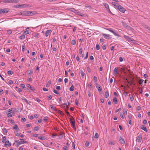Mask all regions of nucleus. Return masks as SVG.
<instances>
[{"instance_id":"nucleus-1","label":"nucleus","mask_w":150,"mask_h":150,"mask_svg":"<svg viewBox=\"0 0 150 150\" xmlns=\"http://www.w3.org/2000/svg\"><path fill=\"white\" fill-rule=\"evenodd\" d=\"M128 71L127 68L124 67H115L114 70V73L115 74H119V72H123L124 73H126Z\"/></svg>"},{"instance_id":"nucleus-2","label":"nucleus","mask_w":150,"mask_h":150,"mask_svg":"<svg viewBox=\"0 0 150 150\" xmlns=\"http://www.w3.org/2000/svg\"><path fill=\"white\" fill-rule=\"evenodd\" d=\"M34 11H21L18 14L20 15H22L23 16H32L34 14Z\"/></svg>"},{"instance_id":"nucleus-3","label":"nucleus","mask_w":150,"mask_h":150,"mask_svg":"<svg viewBox=\"0 0 150 150\" xmlns=\"http://www.w3.org/2000/svg\"><path fill=\"white\" fill-rule=\"evenodd\" d=\"M71 117L72 118H70V122L71 123V124L72 126V127L74 129H76V127H75V120H74V119L73 117L72 116H71Z\"/></svg>"},{"instance_id":"nucleus-4","label":"nucleus","mask_w":150,"mask_h":150,"mask_svg":"<svg viewBox=\"0 0 150 150\" xmlns=\"http://www.w3.org/2000/svg\"><path fill=\"white\" fill-rule=\"evenodd\" d=\"M130 81L134 85L135 84V81L137 79H138V77H132V76L131 77H129Z\"/></svg>"},{"instance_id":"nucleus-5","label":"nucleus","mask_w":150,"mask_h":150,"mask_svg":"<svg viewBox=\"0 0 150 150\" xmlns=\"http://www.w3.org/2000/svg\"><path fill=\"white\" fill-rule=\"evenodd\" d=\"M117 8L120 12L123 13H124L125 11H126L125 9L122 6L120 5L118 6V7Z\"/></svg>"},{"instance_id":"nucleus-6","label":"nucleus","mask_w":150,"mask_h":150,"mask_svg":"<svg viewBox=\"0 0 150 150\" xmlns=\"http://www.w3.org/2000/svg\"><path fill=\"white\" fill-rule=\"evenodd\" d=\"M9 11V9L8 8H5L2 9L1 13L5 14L7 13Z\"/></svg>"},{"instance_id":"nucleus-7","label":"nucleus","mask_w":150,"mask_h":150,"mask_svg":"<svg viewBox=\"0 0 150 150\" xmlns=\"http://www.w3.org/2000/svg\"><path fill=\"white\" fill-rule=\"evenodd\" d=\"M102 35L106 39H108L110 38V36L108 34L102 33Z\"/></svg>"},{"instance_id":"nucleus-8","label":"nucleus","mask_w":150,"mask_h":150,"mask_svg":"<svg viewBox=\"0 0 150 150\" xmlns=\"http://www.w3.org/2000/svg\"><path fill=\"white\" fill-rule=\"evenodd\" d=\"M122 23L123 25L125 28L128 29H131V28L128 25H127L125 23L123 22H122Z\"/></svg>"},{"instance_id":"nucleus-9","label":"nucleus","mask_w":150,"mask_h":150,"mask_svg":"<svg viewBox=\"0 0 150 150\" xmlns=\"http://www.w3.org/2000/svg\"><path fill=\"white\" fill-rule=\"evenodd\" d=\"M141 128L142 129L144 130L146 132H147L148 131V129L146 128V127L144 126L143 125H142L141 126Z\"/></svg>"},{"instance_id":"nucleus-10","label":"nucleus","mask_w":150,"mask_h":150,"mask_svg":"<svg viewBox=\"0 0 150 150\" xmlns=\"http://www.w3.org/2000/svg\"><path fill=\"white\" fill-rule=\"evenodd\" d=\"M96 87L98 89V91L99 92H102V89L101 87L99 85L96 84Z\"/></svg>"},{"instance_id":"nucleus-11","label":"nucleus","mask_w":150,"mask_h":150,"mask_svg":"<svg viewBox=\"0 0 150 150\" xmlns=\"http://www.w3.org/2000/svg\"><path fill=\"white\" fill-rule=\"evenodd\" d=\"M11 142H10L9 141L7 140V141H6L5 142V144H4V146H11Z\"/></svg>"},{"instance_id":"nucleus-12","label":"nucleus","mask_w":150,"mask_h":150,"mask_svg":"<svg viewBox=\"0 0 150 150\" xmlns=\"http://www.w3.org/2000/svg\"><path fill=\"white\" fill-rule=\"evenodd\" d=\"M137 141L139 143H140L142 140V136L141 135H139L137 137Z\"/></svg>"},{"instance_id":"nucleus-13","label":"nucleus","mask_w":150,"mask_h":150,"mask_svg":"<svg viewBox=\"0 0 150 150\" xmlns=\"http://www.w3.org/2000/svg\"><path fill=\"white\" fill-rule=\"evenodd\" d=\"M124 38L126 39L129 41H131V42H132L133 41L131 38L129 37V36H128L127 35H124Z\"/></svg>"},{"instance_id":"nucleus-14","label":"nucleus","mask_w":150,"mask_h":150,"mask_svg":"<svg viewBox=\"0 0 150 150\" xmlns=\"http://www.w3.org/2000/svg\"><path fill=\"white\" fill-rule=\"evenodd\" d=\"M107 30L112 33L114 34V35L117 36H118V34L117 33L115 32L114 31L112 30L111 29L108 28L107 29Z\"/></svg>"},{"instance_id":"nucleus-15","label":"nucleus","mask_w":150,"mask_h":150,"mask_svg":"<svg viewBox=\"0 0 150 150\" xmlns=\"http://www.w3.org/2000/svg\"><path fill=\"white\" fill-rule=\"evenodd\" d=\"M13 128L16 129L17 132L18 131L20 130L16 125H15L13 127Z\"/></svg>"},{"instance_id":"nucleus-16","label":"nucleus","mask_w":150,"mask_h":150,"mask_svg":"<svg viewBox=\"0 0 150 150\" xmlns=\"http://www.w3.org/2000/svg\"><path fill=\"white\" fill-rule=\"evenodd\" d=\"M119 141L122 144H124L125 143V141L124 139H122L121 137H120Z\"/></svg>"},{"instance_id":"nucleus-17","label":"nucleus","mask_w":150,"mask_h":150,"mask_svg":"<svg viewBox=\"0 0 150 150\" xmlns=\"http://www.w3.org/2000/svg\"><path fill=\"white\" fill-rule=\"evenodd\" d=\"M26 86L29 88L32 91H33L35 90V89L34 87H32L30 84H28Z\"/></svg>"},{"instance_id":"nucleus-18","label":"nucleus","mask_w":150,"mask_h":150,"mask_svg":"<svg viewBox=\"0 0 150 150\" xmlns=\"http://www.w3.org/2000/svg\"><path fill=\"white\" fill-rule=\"evenodd\" d=\"M50 30H47L45 33V35L47 37L48 36L49 34L50 33Z\"/></svg>"},{"instance_id":"nucleus-19","label":"nucleus","mask_w":150,"mask_h":150,"mask_svg":"<svg viewBox=\"0 0 150 150\" xmlns=\"http://www.w3.org/2000/svg\"><path fill=\"white\" fill-rule=\"evenodd\" d=\"M15 108L10 109L8 110V112H12V113H14L15 112Z\"/></svg>"},{"instance_id":"nucleus-20","label":"nucleus","mask_w":150,"mask_h":150,"mask_svg":"<svg viewBox=\"0 0 150 150\" xmlns=\"http://www.w3.org/2000/svg\"><path fill=\"white\" fill-rule=\"evenodd\" d=\"M112 100L114 103L115 104H117V98L115 97H114Z\"/></svg>"},{"instance_id":"nucleus-21","label":"nucleus","mask_w":150,"mask_h":150,"mask_svg":"<svg viewBox=\"0 0 150 150\" xmlns=\"http://www.w3.org/2000/svg\"><path fill=\"white\" fill-rule=\"evenodd\" d=\"M112 4L115 6L116 8H117L118 7V6L119 5L118 4L116 3L115 2H113L112 3Z\"/></svg>"},{"instance_id":"nucleus-22","label":"nucleus","mask_w":150,"mask_h":150,"mask_svg":"<svg viewBox=\"0 0 150 150\" xmlns=\"http://www.w3.org/2000/svg\"><path fill=\"white\" fill-rule=\"evenodd\" d=\"M51 81H49L47 83L46 85V87H49L51 84Z\"/></svg>"},{"instance_id":"nucleus-23","label":"nucleus","mask_w":150,"mask_h":150,"mask_svg":"<svg viewBox=\"0 0 150 150\" xmlns=\"http://www.w3.org/2000/svg\"><path fill=\"white\" fill-rule=\"evenodd\" d=\"M3 2L5 3H11L10 0H4L2 1Z\"/></svg>"},{"instance_id":"nucleus-24","label":"nucleus","mask_w":150,"mask_h":150,"mask_svg":"<svg viewBox=\"0 0 150 150\" xmlns=\"http://www.w3.org/2000/svg\"><path fill=\"white\" fill-rule=\"evenodd\" d=\"M11 3H17L18 2V0H10Z\"/></svg>"},{"instance_id":"nucleus-25","label":"nucleus","mask_w":150,"mask_h":150,"mask_svg":"<svg viewBox=\"0 0 150 150\" xmlns=\"http://www.w3.org/2000/svg\"><path fill=\"white\" fill-rule=\"evenodd\" d=\"M25 38V36L24 35H22L19 38L21 40L24 39Z\"/></svg>"},{"instance_id":"nucleus-26","label":"nucleus","mask_w":150,"mask_h":150,"mask_svg":"<svg viewBox=\"0 0 150 150\" xmlns=\"http://www.w3.org/2000/svg\"><path fill=\"white\" fill-rule=\"evenodd\" d=\"M105 98H107L109 96V93L108 91H106L105 93Z\"/></svg>"},{"instance_id":"nucleus-27","label":"nucleus","mask_w":150,"mask_h":150,"mask_svg":"<svg viewBox=\"0 0 150 150\" xmlns=\"http://www.w3.org/2000/svg\"><path fill=\"white\" fill-rule=\"evenodd\" d=\"M20 140H21L20 142V144H22L24 143H26L27 142L25 141V140L23 139H20Z\"/></svg>"},{"instance_id":"nucleus-28","label":"nucleus","mask_w":150,"mask_h":150,"mask_svg":"<svg viewBox=\"0 0 150 150\" xmlns=\"http://www.w3.org/2000/svg\"><path fill=\"white\" fill-rule=\"evenodd\" d=\"M63 105H66V109H65V112L67 113V110H68V108H69V107L67 105L66 103H64V104H63Z\"/></svg>"},{"instance_id":"nucleus-29","label":"nucleus","mask_w":150,"mask_h":150,"mask_svg":"<svg viewBox=\"0 0 150 150\" xmlns=\"http://www.w3.org/2000/svg\"><path fill=\"white\" fill-rule=\"evenodd\" d=\"M144 80L142 79H140L139 81V84L141 85H142V83H143Z\"/></svg>"},{"instance_id":"nucleus-30","label":"nucleus","mask_w":150,"mask_h":150,"mask_svg":"<svg viewBox=\"0 0 150 150\" xmlns=\"http://www.w3.org/2000/svg\"><path fill=\"white\" fill-rule=\"evenodd\" d=\"M15 142L16 143V146L18 147L20 144V142L18 140H16L15 141Z\"/></svg>"},{"instance_id":"nucleus-31","label":"nucleus","mask_w":150,"mask_h":150,"mask_svg":"<svg viewBox=\"0 0 150 150\" xmlns=\"http://www.w3.org/2000/svg\"><path fill=\"white\" fill-rule=\"evenodd\" d=\"M13 71L11 70L8 71V74L9 75H11L13 74Z\"/></svg>"},{"instance_id":"nucleus-32","label":"nucleus","mask_w":150,"mask_h":150,"mask_svg":"<svg viewBox=\"0 0 150 150\" xmlns=\"http://www.w3.org/2000/svg\"><path fill=\"white\" fill-rule=\"evenodd\" d=\"M74 87L73 85H72L71 86L69 90L71 91H73L74 89Z\"/></svg>"},{"instance_id":"nucleus-33","label":"nucleus","mask_w":150,"mask_h":150,"mask_svg":"<svg viewBox=\"0 0 150 150\" xmlns=\"http://www.w3.org/2000/svg\"><path fill=\"white\" fill-rule=\"evenodd\" d=\"M50 106L51 107V109H52V110H54V111H56L55 107L53 106L52 105H50Z\"/></svg>"},{"instance_id":"nucleus-34","label":"nucleus","mask_w":150,"mask_h":150,"mask_svg":"<svg viewBox=\"0 0 150 150\" xmlns=\"http://www.w3.org/2000/svg\"><path fill=\"white\" fill-rule=\"evenodd\" d=\"M6 140V137L5 136L3 137H2V142L3 143H4L5 142Z\"/></svg>"},{"instance_id":"nucleus-35","label":"nucleus","mask_w":150,"mask_h":150,"mask_svg":"<svg viewBox=\"0 0 150 150\" xmlns=\"http://www.w3.org/2000/svg\"><path fill=\"white\" fill-rule=\"evenodd\" d=\"M76 43V41L75 40H73L71 41V44L73 45H75Z\"/></svg>"},{"instance_id":"nucleus-36","label":"nucleus","mask_w":150,"mask_h":150,"mask_svg":"<svg viewBox=\"0 0 150 150\" xmlns=\"http://www.w3.org/2000/svg\"><path fill=\"white\" fill-rule=\"evenodd\" d=\"M38 138L41 140H44L45 139V138L43 136H41L40 137H39Z\"/></svg>"},{"instance_id":"nucleus-37","label":"nucleus","mask_w":150,"mask_h":150,"mask_svg":"<svg viewBox=\"0 0 150 150\" xmlns=\"http://www.w3.org/2000/svg\"><path fill=\"white\" fill-rule=\"evenodd\" d=\"M3 134H5L6 133V128H4L3 129Z\"/></svg>"},{"instance_id":"nucleus-38","label":"nucleus","mask_w":150,"mask_h":150,"mask_svg":"<svg viewBox=\"0 0 150 150\" xmlns=\"http://www.w3.org/2000/svg\"><path fill=\"white\" fill-rule=\"evenodd\" d=\"M96 48L97 50H99L100 49V47L98 44H97L96 45Z\"/></svg>"},{"instance_id":"nucleus-39","label":"nucleus","mask_w":150,"mask_h":150,"mask_svg":"<svg viewBox=\"0 0 150 150\" xmlns=\"http://www.w3.org/2000/svg\"><path fill=\"white\" fill-rule=\"evenodd\" d=\"M12 112H10V113L8 114L7 115V116L9 117H12Z\"/></svg>"},{"instance_id":"nucleus-40","label":"nucleus","mask_w":150,"mask_h":150,"mask_svg":"<svg viewBox=\"0 0 150 150\" xmlns=\"http://www.w3.org/2000/svg\"><path fill=\"white\" fill-rule=\"evenodd\" d=\"M79 52L80 54H81L82 52V48H80L79 50Z\"/></svg>"},{"instance_id":"nucleus-41","label":"nucleus","mask_w":150,"mask_h":150,"mask_svg":"<svg viewBox=\"0 0 150 150\" xmlns=\"http://www.w3.org/2000/svg\"><path fill=\"white\" fill-rule=\"evenodd\" d=\"M93 81L94 82H97V78L95 76H94V77H93Z\"/></svg>"},{"instance_id":"nucleus-42","label":"nucleus","mask_w":150,"mask_h":150,"mask_svg":"<svg viewBox=\"0 0 150 150\" xmlns=\"http://www.w3.org/2000/svg\"><path fill=\"white\" fill-rule=\"evenodd\" d=\"M25 46L24 45H23L22 46V51L24 52L25 51Z\"/></svg>"},{"instance_id":"nucleus-43","label":"nucleus","mask_w":150,"mask_h":150,"mask_svg":"<svg viewBox=\"0 0 150 150\" xmlns=\"http://www.w3.org/2000/svg\"><path fill=\"white\" fill-rule=\"evenodd\" d=\"M21 87L22 88H25V85L24 84H21ZM26 88L28 89V88Z\"/></svg>"},{"instance_id":"nucleus-44","label":"nucleus","mask_w":150,"mask_h":150,"mask_svg":"<svg viewBox=\"0 0 150 150\" xmlns=\"http://www.w3.org/2000/svg\"><path fill=\"white\" fill-rule=\"evenodd\" d=\"M89 142L88 141H87L85 143V146L86 147H88L89 146Z\"/></svg>"},{"instance_id":"nucleus-45","label":"nucleus","mask_w":150,"mask_h":150,"mask_svg":"<svg viewBox=\"0 0 150 150\" xmlns=\"http://www.w3.org/2000/svg\"><path fill=\"white\" fill-rule=\"evenodd\" d=\"M28 74H31L33 73L32 71L31 70H29L28 71Z\"/></svg>"},{"instance_id":"nucleus-46","label":"nucleus","mask_w":150,"mask_h":150,"mask_svg":"<svg viewBox=\"0 0 150 150\" xmlns=\"http://www.w3.org/2000/svg\"><path fill=\"white\" fill-rule=\"evenodd\" d=\"M106 46L105 45H104L102 46V49L103 50H105L106 49Z\"/></svg>"},{"instance_id":"nucleus-47","label":"nucleus","mask_w":150,"mask_h":150,"mask_svg":"<svg viewBox=\"0 0 150 150\" xmlns=\"http://www.w3.org/2000/svg\"><path fill=\"white\" fill-rule=\"evenodd\" d=\"M21 121L23 122H25L26 121V119L25 118H22L21 119Z\"/></svg>"},{"instance_id":"nucleus-48","label":"nucleus","mask_w":150,"mask_h":150,"mask_svg":"<svg viewBox=\"0 0 150 150\" xmlns=\"http://www.w3.org/2000/svg\"><path fill=\"white\" fill-rule=\"evenodd\" d=\"M120 116L122 118H124V116L123 113H120Z\"/></svg>"},{"instance_id":"nucleus-49","label":"nucleus","mask_w":150,"mask_h":150,"mask_svg":"<svg viewBox=\"0 0 150 150\" xmlns=\"http://www.w3.org/2000/svg\"><path fill=\"white\" fill-rule=\"evenodd\" d=\"M104 5L106 8H109V5L107 4H106V3H104Z\"/></svg>"},{"instance_id":"nucleus-50","label":"nucleus","mask_w":150,"mask_h":150,"mask_svg":"<svg viewBox=\"0 0 150 150\" xmlns=\"http://www.w3.org/2000/svg\"><path fill=\"white\" fill-rule=\"evenodd\" d=\"M56 88L58 90H59L61 89L60 86H56Z\"/></svg>"},{"instance_id":"nucleus-51","label":"nucleus","mask_w":150,"mask_h":150,"mask_svg":"<svg viewBox=\"0 0 150 150\" xmlns=\"http://www.w3.org/2000/svg\"><path fill=\"white\" fill-rule=\"evenodd\" d=\"M58 112L62 115H64V113L61 110H59Z\"/></svg>"},{"instance_id":"nucleus-52","label":"nucleus","mask_w":150,"mask_h":150,"mask_svg":"<svg viewBox=\"0 0 150 150\" xmlns=\"http://www.w3.org/2000/svg\"><path fill=\"white\" fill-rule=\"evenodd\" d=\"M23 33L25 34V35H26L27 34H29V31L28 30H26Z\"/></svg>"},{"instance_id":"nucleus-53","label":"nucleus","mask_w":150,"mask_h":150,"mask_svg":"<svg viewBox=\"0 0 150 150\" xmlns=\"http://www.w3.org/2000/svg\"><path fill=\"white\" fill-rule=\"evenodd\" d=\"M109 144L114 145V142L112 141H110L109 142Z\"/></svg>"},{"instance_id":"nucleus-54","label":"nucleus","mask_w":150,"mask_h":150,"mask_svg":"<svg viewBox=\"0 0 150 150\" xmlns=\"http://www.w3.org/2000/svg\"><path fill=\"white\" fill-rule=\"evenodd\" d=\"M53 92L54 93H55L57 94H59V93L56 90H54L53 91Z\"/></svg>"},{"instance_id":"nucleus-55","label":"nucleus","mask_w":150,"mask_h":150,"mask_svg":"<svg viewBox=\"0 0 150 150\" xmlns=\"http://www.w3.org/2000/svg\"><path fill=\"white\" fill-rule=\"evenodd\" d=\"M39 129V127L38 126H36L34 127V129L35 131H37Z\"/></svg>"},{"instance_id":"nucleus-56","label":"nucleus","mask_w":150,"mask_h":150,"mask_svg":"<svg viewBox=\"0 0 150 150\" xmlns=\"http://www.w3.org/2000/svg\"><path fill=\"white\" fill-rule=\"evenodd\" d=\"M88 56V52H87L86 57H84V59H87Z\"/></svg>"},{"instance_id":"nucleus-57","label":"nucleus","mask_w":150,"mask_h":150,"mask_svg":"<svg viewBox=\"0 0 150 150\" xmlns=\"http://www.w3.org/2000/svg\"><path fill=\"white\" fill-rule=\"evenodd\" d=\"M147 123V120L145 119L143 121V123L144 125H146Z\"/></svg>"},{"instance_id":"nucleus-58","label":"nucleus","mask_w":150,"mask_h":150,"mask_svg":"<svg viewBox=\"0 0 150 150\" xmlns=\"http://www.w3.org/2000/svg\"><path fill=\"white\" fill-rule=\"evenodd\" d=\"M98 137H99V135H98V134L97 133H96L95 134V137L97 139L98 138Z\"/></svg>"},{"instance_id":"nucleus-59","label":"nucleus","mask_w":150,"mask_h":150,"mask_svg":"<svg viewBox=\"0 0 150 150\" xmlns=\"http://www.w3.org/2000/svg\"><path fill=\"white\" fill-rule=\"evenodd\" d=\"M48 117L47 116H46L44 117L43 120L45 121H46L48 120Z\"/></svg>"},{"instance_id":"nucleus-60","label":"nucleus","mask_w":150,"mask_h":150,"mask_svg":"<svg viewBox=\"0 0 150 150\" xmlns=\"http://www.w3.org/2000/svg\"><path fill=\"white\" fill-rule=\"evenodd\" d=\"M87 70L88 72H91V69H90V68L89 67H87Z\"/></svg>"},{"instance_id":"nucleus-61","label":"nucleus","mask_w":150,"mask_h":150,"mask_svg":"<svg viewBox=\"0 0 150 150\" xmlns=\"http://www.w3.org/2000/svg\"><path fill=\"white\" fill-rule=\"evenodd\" d=\"M13 81L12 80H10L8 81V83L10 84H12L13 83Z\"/></svg>"},{"instance_id":"nucleus-62","label":"nucleus","mask_w":150,"mask_h":150,"mask_svg":"<svg viewBox=\"0 0 150 150\" xmlns=\"http://www.w3.org/2000/svg\"><path fill=\"white\" fill-rule=\"evenodd\" d=\"M120 62H122L123 61V58L121 57H120L119 58Z\"/></svg>"},{"instance_id":"nucleus-63","label":"nucleus","mask_w":150,"mask_h":150,"mask_svg":"<svg viewBox=\"0 0 150 150\" xmlns=\"http://www.w3.org/2000/svg\"><path fill=\"white\" fill-rule=\"evenodd\" d=\"M7 32L8 34H11L12 33V31L11 30H8L7 31Z\"/></svg>"},{"instance_id":"nucleus-64","label":"nucleus","mask_w":150,"mask_h":150,"mask_svg":"<svg viewBox=\"0 0 150 150\" xmlns=\"http://www.w3.org/2000/svg\"><path fill=\"white\" fill-rule=\"evenodd\" d=\"M42 89L44 91H47L48 90V89H47L45 87L43 88Z\"/></svg>"}]
</instances>
